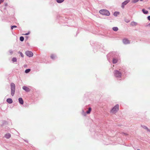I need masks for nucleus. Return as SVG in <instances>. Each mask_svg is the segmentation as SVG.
Here are the masks:
<instances>
[{
  "instance_id": "obj_21",
  "label": "nucleus",
  "mask_w": 150,
  "mask_h": 150,
  "mask_svg": "<svg viewBox=\"0 0 150 150\" xmlns=\"http://www.w3.org/2000/svg\"><path fill=\"white\" fill-rule=\"evenodd\" d=\"M64 0H56L57 2L58 3H61L63 2Z\"/></svg>"
},
{
  "instance_id": "obj_34",
  "label": "nucleus",
  "mask_w": 150,
  "mask_h": 150,
  "mask_svg": "<svg viewBox=\"0 0 150 150\" xmlns=\"http://www.w3.org/2000/svg\"><path fill=\"white\" fill-rule=\"evenodd\" d=\"M125 22L127 23H128L129 22V21L128 20H127L125 21Z\"/></svg>"
},
{
  "instance_id": "obj_3",
  "label": "nucleus",
  "mask_w": 150,
  "mask_h": 150,
  "mask_svg": "<svg viewBox=\"0 0 150 150\" xmlns=\"http://www.w3.org/2000/svg\"><path fill=\"white\" fill-rule=\"evenodd\" d=\"M99 12L100 14L106 16H109L110 15L109 11L106 9H101L99 11Z\"/></svg>"
},
{
  "instance_id": "obj_36",
  "label": "nucleus",
  "mask_w": 150,
  "mask_h": 150,
  "mask_svg": "<svg viewBox=\"0 0 150 150\" xmlns=\"http://www.w3.org/2000/svg\"><path fill=\"white\" fill-rule=\"evenodd\" d=\"M5 6H8V4L7 3H5Z\"/></svg>"
},
{
  "instance_id": "obj_14",
  "label": "nucleus",
  "mask_w": 150,
  "mask_h": 150,
  "mask_svg": "<svg viewBox=\"0 0 150 150\" xmlns=\"http://www.w3.org/2000/svg\"><path fill=\"white\" fill-rule=\"evenodd\" d=\"M142 126L144 129H146L147 131L150 132V130L148 129L146 126L144 125H142Z\"/></svg>"
},
{
  "instance_id": "obj_28",
  "label": "nucleus",
  "mask_w": 150,
  "mask_h": 150,
  "mask_svg": "<svg viewBox=\"0 0 150 150\" xmlns=\"http://www.w3.org/2000/svg\"><path fill=\"white\" fill-rule=\"evenodd\" d=\"M9 52L11 54H12L13 53V52L12 50H9Z\"/></svg>"
},
{
  "instance_id": "obj_27",
  "label": "nucleus",
  "mask_w": 150,
  "mask_h": 150,
  "mask_svg": "<svg viewBox=\"0 0 150 150\" xmlns=\"http://www.w3.org/2000/svg\"><path fill=\"white\" fill-rule=\"evenodd\" d=\"M17 28V26L16 25H13L11 26V29H13L14 28Z\"/></svg>"
},
{
  "instance_id": "obj_8",
  "label": "nucleus",
  "mask_w": 150,
  "mask_h": 150,
  "mask_svg": "<svg viewBox=\"0 0 150 150\" xmlns=\"http://www.w3.org/2000/svg\"><path fill=\"white\" fill-rule=\"evenodd\" d=\"M123 42L124 44H127L130 43L129 41L127 39H124L123 40Z\"/></svg>"
},
{
  "instance_id": "obj_22",
  "label": "nucleus",
  "mask_w": 150,
  "mask_h": 150,
  "mask_svg": "<svg viewBox=\"0 0 150 150\" xmlns=\"http://www.w3.org/2000/svg\"><path fill=\"white\" fill-rule=\"evenodd\" d=\"M17 59L16 57H13L12 59V61L13 62H16L17 61Z\"/></svg>"
},
{
  "instance_id": "obj_35",
  "label": "nucleus",
  "mask_w": 150,
  "mask_h": 150,
  "mask_svg": "<svg viewBox=\"0 0 150 150\" xmlns=\"http://www.w3.org/2000/svg\"><path fill=\"white\" fill-rule=\"evenodd\" d=\"M147 26H150V23L147 25Z\"/></svg>"
},
{
  "instance_id": "obj_18",
  "label": "nucleus",
  "mask_w": 150,
  "mask_h": 150,
  "mask_svg": "<svg viewBox=\"0 0 150 150\" xmlns=\"http://www.w3.org/2000/svg\"><path fill=\"white\" fill-rule=\"evenodd\" d=\"M112 29L114 31H117L118 30V28L117 27H115L112 28Z\"/></svg>"
},
{
  "instance_id": "obj_38",
  "label": "nucleus",
  "mask_w": 150,
  "mask_h": 150,
  "mask_svg": "<svg viewBox=\"0 0 150 150\" xmlns=\"http://www.w3.org/2000/svg\"><path fill=\"white\" fill-rule=\"evenodd\" d=\"M137 150H140L139 149H137Z\"/></svg>"
},
{
  "instance_id": "obj_17",
  "label": "nucleus",
  "mask_w": 150,
  "mask_h": 150,
  "mask_svg": "<svg viewBox=\"0 0 150 150\" xmlns=\"http://www.w3.org/2000/svg\"><path fill=\"white\" fill-rule=\"evenodd\" d=\"M131 25L132 26L136 25H137V23L136 22L132 21L131 22Z\"/></svg>"
},
{
  "instance_id": "obj_6",
  "label": "nucleus",
  "mask_w": 150,
  "mask_h": 150,
  "mask_svg": "<svg viewBox=\"0 0 150 150\" xmlns=\"http://www.w3.org/2000/svg\"><path fill=\"white\" fill-rule=\"evenodd\" d=\"M27 56L29 57H31L33 56V54L32 52L29 51H27L25 52Z\"/></svg>"
},
{
  "instance_id": "obj_20",
  "label": "nucleus",
  "mask_w": 150,
  "mask_h": 150,
  "mask_svg": "<svg viewBox=\"0 0 150 150\" xmlns=\"http://www.w3.org/2000/svg\"><path fill=\"white\" fill-rule=\"evenodd\" d=\"M91 108H88V110L86 112V113L87 114H88L90 113L91 111Z\"/></svg>"
},
{
  "instance_id": "obj_29",
  "label": "nucleus",
  "mask_w": 150,
  "mask_h": 150,
  "mask_svg": "<svg viewBox=\"0 0 150 150\" xmlns=\"http://www.w3.org/2000/svg\"><path fill=\"white\" fill-rule=\"evenodd\" d=\"M82 114L84 116L86 115V114L85 113V112L83 110V111Z\"/></svg>"
},
{
  "instance_id": "obj_11",
  "label": "nucleus",
  "mask_w": 150,
  "mask_h": 150,
  "mask_svg": "<svg viewBox=\"0 0 150 150\" xmlns=\"http://www.w3.org/2000/svg\"><path fill=\"white\" fill-rule=\"evenodd\" d=\"M114 57H112V55H110V56L109 57H108V54L107 55V59L109 61V62H110L111 61V59H113V58Z\"/></svg>"
},
{
  "instance_id": "obj_30",
  "label": "nucleus",
  "mask_w": 150,
  "mask_h": 150,
  "mask_svg": "<svg viewBox=\"0 0 150 150\" xmlns=\"http://www.w3.org/2000/svg\"><path fill=\"white\" fill-rule=\"evenodd\" d=\"M147 18L150 21V16H148Z\"/></svg>"
},
{
  "instance_id": "obj_12",
  "label": "nucleus",
  "mask_w": 150,
  "mask_h": 150,
  "mask_svg": "<svg viewBox=\"0 0 150 150\" xmlns=\"http://www.w3.org/2000/svg\"><path fill=\"white\" fill-rule=\"evenodd\" d=\"M7 102L9 104L12 103H13V100L11 98H8L6 100Z\"/></svg>"
},
{
  "instance_id": "obj_5",
  "label": "nucleus",
  "mask_w": 150,
  "mask_h": 150,
  "mask_svg": "<svg viewBox=\"0 0 150 150\" xmlns=\"http://www.w3.org/2000/svg\"><path fill=\"white\" fill-rule=\"evenodd\" d=\"M11 95L12 96H13L15 94V85L13 83L11 84Z\"/></svg>"
},
{
  "instance_id": "obj_37",
  "label": "nucleus",
  "mask_w": 150,
  "mask_h": 150,
  "mask_svg": "<svg viewBox=\"0 0 150 150\" xmlns=\"http://www.w3.org/2000/svg\"><path fill=\"white\" fill-rule=\"evenodd\" d=\"M149 9L150 10V7L149 8Z\"/></svg>"
},
{
  "instance_id": "obj_16",
  "label": "nucleus",
  "mask_w": 150,
  "mask_h": 150,
  "mask_svg": "<svg viewBox=\"0 0 150 150\" xmlns=\"http://www.w3.org/2000/svg\"><path fill=\"white\" fill-rule=\"evenodd\" d=\"M56 56L54 54H52L51 56V58L53 59H54L56 57Z\"/></svg>"
},
{
  "instance_id": "obj_4",
  "label": "nucleus",
  "mask_w": 150,
  "mask_h": 150,
  "mask_svg": "<svg viewBox=\"0 0 150 150\" xmlns=\"http://www.w3.org/2000/svg\"><path fill=\"white\" fill-rule=\"evenodd\" d=\"M119 105L118 104L116 105L113 107L111 110L110 112L111 113L115 114L119 110Z\"/></svg>"
},
{
  "instance_id": "obj_26",
  "label": "nucleus",
  "mask_w": 150,
  "mask_h": 150,
  "mask_svg": "<svg viewBox=\"0 0 150 150\" xmlns=\"http://www.w3.org/2000/svg\"><path fill=\"white\" fill-rule=\"evenodd\" d=\"M139 0H132V2L134 3H135L137 2Z\"/></svg>"
},
{
  "instance_id": "obj_1",
  "label": "nucleus",
  "mask_w": 150,
  "mask_h": 150,
  "mask_svg": "<svg viewBox=\"0 0 150 150\" xmlns=\"http://www.w3.org/2000/svg\"><path fill=\"white\" fill-rule=\"evenodd\" d=\"M110 55H112V57H113V58L112 59V63L113 64L116 63L118 61L119 57L118 54L115 52H110L108 54V57H109Z\"/></svg>"
},
{
  "instance_id": "obj_13",
  "label": "nucleus",
  "mask_w": 150,
  "mask_h": 150,
  "mask_svg": "<svg viewBox=\"0 0 150 150\" xmlns=\"http://www.w3.org/2000/svg\"><path fill=\"white\" fill-rule=\"evenodd\" d=\"M11 137V135L10 133H7L4 136L7 139H9Z\"/></svg>"
},
{
  "instance_id": "obj_24",
  "label": "nucleus",
  "mask_w": 150,
  "mask_h": 150,
  "mask_svg": "<svg viewBox=\"0 0 150 150\" xmlns=\"http://www.w3.org/2000/svg\"><path fill=\"white\" fill-rule=\"evenodd\" d=\"M20 40L21 42L23 41L24 40V37L23 36H21L20 38Z\"/></svg>"
},
{
  "instance_id": "obj_31",
  "label": "nucleus",
  "mask_w": 150,
  "mask_h": 150,
  "mask_svg": "<svg viewBox=\"0 0 150 150\" xmlns=\"http://www.w3.org/2000/svg\"><path fill=\"white\" fill-rule=\"evenodd\" d=\"M4 0H0V4L2 2H3Z\"/></svg>"
},
{
  "instance_id": "obj_10",
  "label": "nucleus",
  "mask_w": 150,
  "mask_h": 150,
  "mask_svg": "<svg viewBox=\"0 0 150 150\" xmlns=\"http://www.w3.org/2000/svg\"><path fill=\"white\" fill-rule=\"evenodd\" d=\"M18 101L19 103L21 105L23 104V100L22 98H19L18 99Z\"/></svg>"
},
{
  "instance_id": "obj_7",
  "label": "nucleus",
  "mask_w": 150,
  "mask_h": 150,
  "mask_svg": "<svg viewBox=\"0 0 150 150\" xmlns=\"http://www.w3.org/2000/svg\"><path fill=\"white\" fill-rule=\"evenodd\" d=\"M130 1V0H127L122 2V4L121 7L122 8H124L125 6L129 3Z\"/></svg>"
},
{
  "instance_id": "obj_23",
  "label": "nucleus",
  "mask_w": 150,
  "mask_h": 150,
  "mask_svg": "<svg viewBox=\"0 0 150 150\" xmlns=\"http://www.w3.org/2000/svg\"><path fill=\"white\" fill-rule=\"evenodd\" d=\"M30 71V69H26L25 71V72L26 73H29Z\"/></svg>"
},
{
  "instance_id": "obj_9",
  "label": "nucleus",
  "mask_w": 150,
  "mask_h": 150,
  "mask_svg": "<svg viewBox=\"0 0 150 150\" xmlns=\"http://www.w3.org/2000/svg\"><path fill=\"white\" fill-rule=\"evenodd\" d=\"M22 88L23 90L27 92H29L30 91V88L26 86H23Z\"/></svg>"
},
{
  "instance_id": "obj_33",
  "label": "nucleus",
  "mask_w": 150,
  "mask_h": 150,
  "mask_svg": "<svg viewBox=\"0 0 150 150\" xmlns=\"http://www.w3.org/2000/svg\"><path fill=\"white\" fill-rule=\"evenodd\" d=\"M122 133H123V134L125 135H128L126 133H124V132H123Z\"/></svg>"
},
{
  "instance_id": "obj_32",
  "label": "nucleus",
  "mask_w": 150,
  "mask_h": 150,
  "mask_svg": "<svg viewBox=\"0 0 150 150\" xmlns=\"http://www.w3.org/2000/svg\"><path fill=\"white\" fill-rule=\"evenodd\" d=\"M29 33H25V35H29Z\"/></svg>"
},
{
  "instance_id": "obj_25",
  "label": "nucleus",
  "mask_w": 150,
  "mask_h": 150,
  "mask_svg": "<svg viewBox=\"0 0 150 150\" xmlns=\"http://www.w3.org/2000/svg\"><path fill=\"white\" fill-rule=\"evenodd\" d=\"M18 53L20 54L21 57H24V55L21 52L19 51L18 52Z\"/></svg>"
},
{
  "instance_id": "obj_15",
  "label": "nucleus",
  "mask_w": 150,
  "mask_h": 150,
  "mask_svg": "<svg viewBox=\"0 0 150 150\" xmlns=\"http://www.w3.org/2000/svg\"><path fill=\"white\" fill-rule=\"evenodd\" d=\"M142 11L144 14H147L148 12L146 10L144 9H143L142 10Z\"/></svg>"
},
{
  "instance_id": "obj_19",
  "label": "nucleus",
  "mask_w": 150,
  "mask_h": 150,
  "mask_svg": "<svg viewBox=\"0 0 150 150\" xmlns=\"http://www.w3.org/2000/svg\"><path fill=\"white\" fill-rule=\"evenodd\" d=\"M119 14V12H118L116 11L113 14V15L114 16H117Z\"/></svg>"
},
{
  "instance_id": "obj_2",
  "label": "nucleus",
  "mask_w": 150,
  "mask_h": 150,
  "mask_svg": "<svg viewBox=\"0 0 150 150\" xmlns=\"http://www.w3.org/2000/svg\"><path fill=\"white\" fill-rule=\"evenodd\" d=\"M114 76L117 79H121V78L122 73L121 71L117 70H115L114 72Z\"/></svg>"
},
{
  "instance_id": "obj_39",
  "label": "nucleus",
  "mask_w": 150,
  "mask_h": 150,
  "mask_svg": "<svg viewBox=\"0 0 150 150\" xmlns=\"http://www.w3.org/2000/svg\"><path fill=\"white\" fill-rule=\"evenodd\" d=\"M141 1H143V0H140Z\"/></svg>"
}]
</instances>
